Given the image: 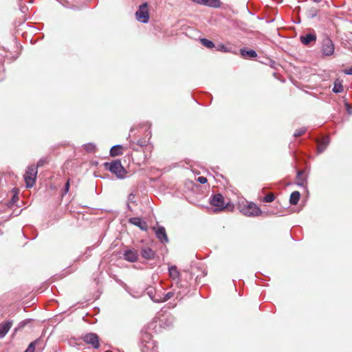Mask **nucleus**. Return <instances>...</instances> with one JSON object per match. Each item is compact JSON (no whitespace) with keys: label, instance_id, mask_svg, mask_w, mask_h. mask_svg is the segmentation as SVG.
I'll use <instances>...</instances> for the list:
<instances>
[{"label":"nucleus","instance_id":"f257e3e1","mask_svg":"<svg viewBox=\"0 0 352 352\" xmlns=\"http://www.w3.org/2000/svg\"><path fill=\"white\" fill-rule=\"evenodd\" d=\"M104 167L106 170L115 174L118 179H124L126 174L125 168L119 160H116L111 162H105L104 163Z\"/></svg>","mask_w":352,"mask_h":352},{"label":"nucleus","instance_id":"f03ea898","mask_svg":"<svg viewBox=\"0 0 352 352\" xmlns=\"http://www.w3.org/2000/svg\"><path fill=\"white\" fill-rule=\"evenodd\" d=\"M142 352H157L155 342L152 340V336L149 333H143L141 337Z\"/></svg>","mask_w":352,"mask_h":352},{"label":"nucleus","instance_id":"7ed1b4c3","mask_svg":"<svg viewBox=\"0 0 352 352\" xmlns=\"http://www.w3.org/2000/svg\"><path fill=\"white\" fill-rule=\"evenodd\" d=\"M37 175V169L34 165H30L28 167L25 174L24 175V180L27 188H32L36 181Z\"/></svg>","mask_w":352,"mask_h":352},{"label":"nucleus","instance_id":"20e7f679","mask_svg":"<svg viewBox=\"0 0 352 352\" xmlns=\"http://www.w3.org/2000/svg\"><path fill=\"white\" fill-rule=\"evenodd\" d=\"M148 3L146 2L141 4L135 12L136 19L141 23H146L149 19V14L147 10Z\"/></svg>","mask_w":352,"mask_h":352},{"label":"nucleus","instance_id":"39448f33","mask_svg":"<svg viewBox=\"0 0 352 352\" xmlns=\"http://www.w3.org/2000/svg\"><path fill=\"white\" fill-rule=\"evenodd\" d=\"M210 204L212 206L217 207L215 210L221 211L227 207L224 201V197L221 194H214L210 199Z\"/></svg>","mask_w":352,"mask_h":352},{"label":"nucleus","instance_id":"423d86ee","mask_svg":"<svg viewBox=\"0 0 352 352\" xmlns=\"http://www.w3.org/2000/svg\"><path fill=\"white\" fill-rule=\"evenodd\" d=\"M243 214L248 217L258 216L262 213L261 210L255 204H250L241 209Z\"/></svg>","mask_w":352,"mask_h":352},{"label":"nucleus","instance_id":"0eeeda50","mask_svg":"<svg viewBox=\"0 0 352 352\" xmlns=\"http://www.w3.org/2000/svg\"><path fill=\"white\" fill-rule=\"evenodd\" d=\"M334 45L333 41L329 38H325L322 43L321 51L324 56H331L334 53Z\"/></svg>","mask_w":352,"mask_h":352},{"label":"nucleus","instance_id":"6e6552de","mask_svg":"<svg viewBox=\"0 0 352 352\" xmlns=\"http://www.w3.org/2000/svg\"><path fill=\"white\" fill-rule=\"evenodd\" d=\"M82 340L88 344H91L94 349H98L100 346L99 338L96 333H87L82 337Z\"/></svg>","mask_w":352,"mask_h":352},{"label":"nucleus","instance_id":"1a4fd4ad","mask_svg":"<svg viewBox=\"0 0 352 352\" xmlns=\"http://www.w3.org/2000/svg\"><path fill=\"white\" fill-rule=\"evenodd\" d=\"M168 274L170 277L173 280H175L176 281V286L177 287H182V283L180 281V272L177 270V267L176 265H171L168 267Z\"/></svg>","mask_w":352,"mask_h":352},{"label":"nucleus","instance_id":"9d476101","mask_svg":"<svg viewBox=\"0 0 352 352\" xmlns=\"http://www.w3.org/2000/svg\"><path fill=\"white\" fill-rule=\"evenodd\" d=\"M139 254L138 252L134 249H127L124 250L123 253V257L124 260L131 262L134 263L138 261Z\"/></svg>","mask_w":352,"mask_h":352},{"label":"nucleus","instance_id":"9b49d317","mask_svg":"<svg viewBox=\"0 0 352 352\" xmlns=\"http://www.w3.org/2000/svg\"><path fill=\"white\" fill-rule=\"evenodd\" d=\"M192 2L214 8H219L221 6L220 0H191Z\"/></svg>","mask_w":352,"mask_h":352},{"label":"nucleus","instance_id":"f8f14e48","mask_svg":"<svg viewBox=\"0 0 352 352\" xmlns=\"http://www.w3.org/2000/svg\"><path fill=\"white\" fill-rule=\"evenodd\" d=\"M129 223L138 226L142 230H144V231H146L148 229V225H147L146 222L143 221L140 217H131L129 219Z\"/></svg>","mask_w":352,"mask_h":352},{"label":"nucleus","instance_id":"ddd939ff","mask_svg":"<svg viewBox=\"0 0 352 352\" xmlns=\"http://www.w3.org/2000/svg\"><path fill=\"white\" fill-rule=\"evenodd\" d=\"M155 234L157 238L162 243H166L168 242V238L166 232L165 228L163 226H159L155 230Z\"/></svg>","mask_w":352,"mask_h":352},{"label":"nucleus","instance_id":"4468645a","mask_svg":"<svg viewBox=\"0 0 352 352\" xmlns=\"http://www.w3.org/2000/svg\"><path fill=\"white\" fill-rule=\"evenodd\" d=\"M12 324V321H3L0 324V338H3L8 333Z\"/></svg>","mask_w":352,"mask_h":352},{"label":"nucleus","instance_id":"2eb2a0df","mask_svg":"<svg viewBox=\"0 0 352 352\" xmlns=\"http://www.w3.org/2000/svg\"><path fill=\"white\" fill-rule=\"evenodd\" d=\"M240 54L245 58H254L257 56V53L255 50L245 47L240 49Z\"/></svg>","mask_w":352,"mask_h":352},{"label":"nucleus","instance_id":"dca6fc26","mask_svg":"<svg viewBox=\"0 0 352 352\" xmlns=\"http://www.w3.org/2000/svg\"><path fill=\"white\" fill-rule=\"evenodd\" d=\"M316 40V35L314 33H308L302 35L300 37V42L305 45H308L311 42Z\"/></svg>","mask_w":352,"mask_h":352},{"label":"nucleus","instance_id":"f3484780","mask_svg":"<svg viewBox=\"0 0 352 352\" xmlns=\"http://www.w3.org/2000/svg\"><path fill=\"white\" fill-rule=\"evenodd\" d=\"M140 254L144 258L148 260L153 259L155 256V252L148 247L142 248Z\"/></svg>","mask_w":352,"mask_h":352},{"label":"nucleus","instance_id":"a211bd4d","mask_svg":"<svg viewBox=\"0 0 352 352\" xmlns=\"http://www.w3.org/2000/svg\"><path fill=\"white\" fill-rule=\"evenodd\" d=\"M175 296V298L177 299H182V294L181 293V292H175V290L174 289L173 291H171V292H169L166 294H164V297H163V299H164V302H166L167 300H168L169 299H170L171 298Z\"/></svg>","mask_w":352,"mask_h":352},{"label":"nucleus","instance_id":"6ab92c4d","mask_svg":"<svg viewBox=\"0 0 352 352\" xmlns=\"http://www.w3.org/2000/svg\"><path fill=\"white\" fill-rule=\"evenodd\" d=\"M156 292L157 289L155 287H153L152 286L148 287L145 292L146 294L149 296V298L154 302V301H160V298H155L156 296Z\"/></svg>","mask_w":352,"mask_h":352},{"label":"nucleus","instance_id":"aec40b11","mask_svg":"<svg viewBox=\"0 0 352 352\" xmlns=\"http://www.w3.org/2000/svg\"><path fill=\"white\" fill-rule=\"evenodd\" d=\"M122 146L120 144L113 146L110 149V155L112 157L122 155Z\"/></svg>","mask_w":352,"mask_h":352},{"label":"nucleus","instance_id":"412c9836","mask_svg":"<svg viewBox=\"0 0 352 352\" xmlns=\"http://www.w3.org/2000/svg\"><path fill=\"white\" fill-rule=\"evenodd\" d=\"M300 194L298 191H294L290 195L289 203L291 205H296L299 201Z\"/></svg>","mask_w":352,"mask_h":352},{"label":"nucleus","instance_id":"4be33fe9","mask_svg":"<svg viewBox=\"0 0 352 352\" xmlns=\"http://www.w3.org/2000/svg\"><path fill=\"white\" fill-rule=\"evenodd\" d=\"M201 43L206 47L208 49H212L215 47L214 43L206 38H203L200 39Z\"/></svg>","mask_w":352,"mask_h":352},{"label":"nucleus","instance_id":"5701e85b","mask_svg":"<svg viewBox=\"0 0 352 352\" xmlns=\"http://www.w3.org/2000/svg\"><path fill=\"white\" fill-rule=\"evenodd\" d=\"M333 92L335 94H339L343 91V86L342 83L338 80L334 82V86L333 87Z\"/></svg>","mask_w":352,"mask_h":352},{"label":"nucleus","instance_id":"b1692460","mask_svg":"<svg viewBox=\"0 0 352 352\" xmlns=\"http://www.w3.org/2000/svg\"><path fill=\"white\" fill-rule=\"evenodd\" d=\"M84 149L87 153H94L96 151V145L94 143H87L83 145Z\"/></svg>","mask_w":352,"mask_h":352},{"label":"nucleus","instance_id":"393cba45","mask_svg":"<svg viewBox=\"0 0 352 352\" xmlns=\"http://www.w3.org/2000/svg\"><path fill=\"white\" fill-rule=\"evenodd\" d=\"M304 171L303 170H298L297 172L296 178L298 180L297 182V185L303 186L305 183V179L302 177V175H303Z\"/></svg>","mask_w":352,"mask_h":352},{"label":"nucleus","instance_id":"a878e982","mask_svg":"<svg viewBox=\"0 0 352 352\" xmlns=\"http://www.w3.org/2000/svg\"><path fill=\"white\" fill-rule=\"evenodd\" d=\"M39 342V340L37 339L33 342H32L29 346H28V348L26 349V350L24 351V352H34V350H35V346H36V344Z\"/></svg>","mask_w":352,"mask_h":352},{"label":"nucleus","instance_id":"bb28decb","mask_svg":"<svg viewBox=\"0 0 352 352\" xmlns=\"http://www.w3.org/2000/svg\"><path fill=\"white\" fill-rule=\"evenodd\" d=\"M48 162H49V159L47 157L41 158L38 161L36 166H35V167H36V168L38 167H41V166H44L45 164H48Z\"/></svg>","mask_w":352,"mask_h":352},{"label":"nucleus","instance_id":"cd10ccee","mask_svg":"<svg viewBox=\"0 0 352 352\" xmlns=\"http://www.w3.org/2000/svg\"><path fill=\"white\" fill-rule=\"evenodd\" d=\"M275 199V196L273 193H269L263 198V201L267 203L272 202Z\"/></svg>","mask_w":352,"mask_h":352},{"label":"nucleus","instance_id":"c85d7f7f","mask_svg":"<svg viewBox=\"0 0 352 352\" xmlns=\"http://www.w3.org/2000/svg\"><path fill=\"white\" fill-rule=\"evenodd\" d=\"M163 297H164V293L162 292V289H160L159 290L157 289L155 298H160V301H154V302H157V303L163 302H164Z\"/></svg>","mask_w":352,"mask_h":352},{"label":"nucleus","instance_id":"c756f323","mask_svg":"<svg viewBox=\"0 0 352 352\" xmlns=\"http://www.w3.org/2000/svg\"><path fill=\"white\" fill-rule=\"evenodd\" d=\"M30 322V320H24L21 322H20L17 326V327L15 329V331L20 330L23 329L26 324H28Z\"/></svg>","mask_w":352,"mask_h":352},{"label":"nucleus","instance_id":"7c9ffc66","mask_svg":"<svg viewBox=\"0 0 352 352\" xmlns=\"http://www.w3.org/2000/svg\"><path fill=\"white\" fill-rule=\"evenodd\" d=\"M305 131H306V129L305 128L298 129H296L295 131V132L294 133V137H299L301 135H302Z\"/></svg>","mask_w":352,"mask_h":352},{"label":"nucleus","instance_id":"2f4dec72","mask_svg":"<svg viewBox=\"0 0 352 352\" xmlns=\"http://www.w3.org/2000/svg\"><path fill=\"white\" fill-rule=\"evenodd\" d=\"M330 142V139L329 137H324L323 138L321 141L320 142V144H322L325 148L329 145Z\"/></svg>","mask_w":352,"mask_h":352},{"label":"nucleus","instance_id":"473e14b6","mask_svg":"<svg viewBox=\"0 0 352 352\" xmlns=\"http://www.w3.org/2000/svg\"><path fill=\"white\" fill-rule=\"evenodd\" d=\"M217 50L218 51H221V52H230V50L228 49V47H226L224 45H218L217 47Z\"/></svg>","mask_w":352,"mask_h":352},{"label":"nucleus","instance_id":"72a5a7b5","mask_svg":"<svg viewBox=\"0 0 352 352\" xmlns=\"http://www.w3.org/2000/svg\"><path fill=\"white\" fill-rule=\"evenodd\" d=\"M344 107L347 113L350 115H352V106L348 102H345Z\"/></svg>","mask_w":352,"mask_h":352},{"label":"nucleus","instance_id":"f704fd0d","mask_svg":"<svg viewBox=\"0 0 352 352\" xmlns=\"http://www.w3.org/2000/svg\"><path fill=\"white\" fill-rule=\"evenodd\" d=\"M318 14V10L316 8H311L309 11V14L311 18L315 17Z\"/></svg>","mask_w":352,"mask_h":352},{"label":"nucleus","instance_id":"c9c22d12","mask_svg":"<svg viewBox=\"0 0 352 352\" xmlns=\"http://www.w3.org/2000/svg\"><path fill=\"white\" fill-rule=\"evenodd\" d=\"M69 186H70L69 179H68L67 181V182L65 183L64 188H63V195H65L66 193H67L69 192Z\"/></svg>","mask_w":352,"mask_h":352},{"label":"nucleus","instance_id":"e433bc0d","mask_svg":"<svg viewBox=\"0 0 352 352\" xmlns=\"http://www.w3.org/2000/svg\"><path fill=\"white\" fill-rule=\"evenodd\" d=\"M197 181H198L200 184H206V183L207 182V181H208V180H207V178H206V177L201 176V177H199L197 178Z\"/></svg>","mask_w":352,"mask_h":352},{"label":"nucleus","instance_id":"4c0bfd02","mask_svg":"<svg viewBox=\"0 0 352 352\" xmlns=\"http://www.w3.org/2000/svg\"><path fill=\"white\" fill-rule=\"evenodd\" d=\"M325 147L322 144H320V142L318 143V152L321 153H322L324 150H325Z\"/></svg>","mask_w":352,"mask_h":352},{"label":"nucleus","instance_id":"58836bf2","mask_svg":"<svg viewBox=\"0 0 352 352\" xmlns=\"http://www.w3.org/2000/svg\"><path fill=\"white\" fill-rule=\"evenodd\" d=\"M147 144V142L146 140H140L138 141V144L140 146L143 147L145 146Z\"/></svg>","mask_w":352,"mask_h":352},{"label":"nucleus","instance_id":"ea45409f","mask_svg":"<svg viewBox=\"0 0 352 352\" xmlns=\"http://www.w3.org/2000/svg\"><path fill=\"white\" fill-rule=\"evenodd\" d=\"M128 199L129 200L131 201V202H135L134 201V199H135V195L133 193H131L129 194V197H128Z\"/></svg>","mask_w":352,"mask_h":352},{"label":"nucleus","instance_id":"a19ab883","mask_svg":"<svg viewBox=\"0 0 352 352\" xmlns=\"http://www.w3.org/2000/svg\"><path fill=\"white\" fill-rule=\"evenodd\" d=\"M344 72L347 75H352V66L349 69H345Z\"/></svg>","mask_w":352,"mask_h":352},{"label":"nucleus","instance_id":"79ce46f5","mask_svg":"<svg viewBox=\"0 0 352 352\" xmlns=\"http://www.w3.org/2000/svg\"><path fill=\"white\" fill-rule=\"evenodd\" d=\"M126 207H127V208H128L129 210H132V209H131V206H130V204H129V203H127V204H126Z\"/></svg>","mask_w":352,"mask_h":352},{"label":"nucleus","instance_id":"37998d69","mask_svg":"<svg viewBox=\"0 0 352 352\" xmlns=\"http://www.w3.org/2000/svg\"><path fill=\"white\" fill-rule=\"evenodd\" d=\"M314 2H316V3H319L322 0H312Z\"/></svg>","mask_w":352,"mask_h":352},{"label":"nucleus","instance_id":"c03bdc74","mask_svg":"<svg viewBox=\"0 0 352 352\" xmlns=\"http://www.w3.org/2000/svg\"><path fill=\"white\" fill-rule=\"evenodd\" d=\"M15 198H16V199H17V197H16L15 195H14V196H13V197H12V200H13L14 201V199H15Z\"/></svg>","mask_w":352,"mask_h":352},{"label":"nucleus","instance_id":"a18cd8bd","mask_svg":"<svg viewBox=\"0 0 352 352\" xmlns=\"http://www.w3.org/2000/svg\"><path fill=\"white\" fill-rule=\"evenodd\" d=\"M91 250V247H89V248H87V250H89V251H90Z\"/></svg>","mask_w":352,"mask_h":352}]
</instances>
